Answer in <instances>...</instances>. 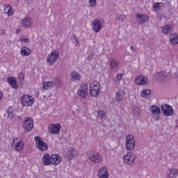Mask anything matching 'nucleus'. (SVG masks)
Returning a JSON list of instances; mask_svg holds the SVG:
<instances>
[{
  "label": "nucleus",
  "instance_id": "nucleus-1",
  "mask_svg": "<svg viewBox=\"0 0 178 178\" xmlns=\"http://www.w3.org/2000/svg\"><path fill=\"white\" fill-rule=\"evenodd\" d=\"M99 92H101V85L97 81H92L90 85V95H91V97H98Z\"/></svg>",
  "mask_w": 178,
  "mask_h": 178
},
{
  "label": "nucleus",
  "instance_id": "nucleus-2",
  "mask_svg": "<svg viewBox=\"0 0 178 178\" xmlns=\"http://www.w3.org/2000/svg\"><path fill=\"white\" fill-rule=\"evenodd\" d=\"M125 147L127 151H133L136 147V140L133 135H128L125 138Z\"/></svg>",
  "mask_w": 178,
  "mask_h": 178
},
{
  "label": "nucleus",
  "instance_id": "nucleus-3",
  "mask_svg": "<svg viewBox=\"0 0 178 178\" xmlns=\"http://www.w3.org/2000/svg\"><path fill=\"white\" fill-rule=\"evenodd\" d=\"M34 127V121L31 117L26 118L23 122L24 131H31Z\"/></svg>",
  "mask_w": 178,
  "mask_h": 178
},
{
  "label": "nucleus",
  "instance_id": "nucleus-4",
  "mask_svg": "<svg viewBox=\"0 0 178 178\" xmlns=\"http://www.w3.org/2000/svg\"><path fill=\"white\" fill-rule=\"evenodd\" d=\"M77 94L82 99L87 98V95H88V84L86 83H81V88L78 90Z\"/></svg>",
  "mask_w": 178,
  "mask_h": 178
},
{
  "label": "nucleus",
  "instance_id": "nucleus-5",
  "mask_svg": "<svg viewBox=\"0 0 178 178\" xmlns=\"http://www.w3.org/2000/svg\"><path fill=\"white\" fill-rule=\"evenodd\" d=\"M88 156L89 161L93 163H101L102 161V156L99 153L89 152Z\"/></svg>",
  "mask_w": 178,
  "mask_h": 178
},
{
  "label": "nucleus",
  "instance_id": "nucleus-6",
  "mask_svg": "<svg viewBox=\"0 0 178 178\" xmlns=\"http://www.w3.org/2000/svg\"><path fill=\"white\" fill-rule=\"evenodd\" d=\"M35 141L37 148L40 151H47L48 149V145L45 142L42 141V138L40 136L35 137Z\"/></svg>",
  "mask_w": 178,
  "mask_h": 178
},
{
  "label": "nucleus",
  "instance_id": "nucleus-7",
  "mask_svg": "<svg viewBox=\"0 0 178 178\" xmlns=\"http://www.w3.org/2000/svg\"><path fill=\"white\" fill-rule=\"evenodd\" d=\"M23 106H31L34 104V98L29 95H24L21 98Z\"/></svg>",
  "mask_w": 178,
  "mask_h": 178
},
{
  "label": "nucleus",
  "instance_id": "nucleus-8",
  "mask_svg": "<svg viewBox=\"0 0 178 178\" xmlns=\"http://www.w3.org/2000/svg\"><path fill=\"white\" fill-rule=\"evenodd\" d=\"M58 59H59V53L56 50H53L51 54L47 56V62L49 63V65H54Z\"/></svg>",
  "mask_w": 178,
  "mask_h": 178
},
{
  "label": "nucleus",
  "instance_id": "nucleus-9",
  "mask_svg": "<svg viewBox=\"0 0 178 178\" xmlns=\"http://www.w3.org/2000/svg\"><path fill=\"white\" fill-rule=\"evenodd\" d=\"M149 110L152 112V118L154 119L155 122H158L159 120L161 115V108L157 106L152 105L149 107Z\"/></svg>",
  "mask_w": 178,
  "mask_h": 178
},
{
  "label": "nucleus",
  "instance_id": "nucleus-10",
  "mask_svg": "<svg viewBox=\"0 0 178 178\" xmlns=\"http://www.w3.org/2000/svg\"><path fill=\"white\" fill-rule=\"evenodd\" d=\"M161 111L165 116H173L175 113L173 108L168 104L161 105Z\"/></svg>",
  "mask_w": 178,
  "mask_h": 178
},
{
  "label": "nucleus",
  "instance_id": "nucleus-11",
  "mask_svg": "<svg viewBox=\"0 0 178 178\" xmlns=\"http://www.w3.org/2000/svg\"><path fill=\"white\" fill-rule=\"evenodd\" d=\"M124 161L125 163L132 165L136 161V154L134 153L127 152V154L124 156Z\"/></svg>",
  "mask_w": 178,
  "mask_h": 178
},
{
  "label": "nucleus",
  "instance_id": "nucleus-12",
  "mask_svg": "<svg viewBox=\"0 0 178 178\" xmlns=\"http://www.w3.org/2000/svg\"><path fill=\"white\" fill-rule=\"evenodd\" d=\"M77 150L73 147H69L67 151L65 152V158L67 161H72L76 156Z\"/></svg>",
  "mask_w": 178,
  "mask_h": 178
},
{
  "label": "nucleus",
  "instance_id": "nucleus-13",
  "mask_svg": "<svg viewBox=\"0 0 178 178\" xmlns=\"http://www.w3.org/2000/svg\"><path fill=\"white\" fill-rule=\"evenodd\" d=\"M136 20L138 24H144V23H147L148 20H149V17L145 15H136Z\"/></svg>",
  "mask_w": 178,
  "mask_h": 178
},
{
  "label": "nucleus",
  "instance_id": "nucleus-14",
  "mask_svg": "<svg viewBox=\"0 0 178 178\" xmlns=\"http://www.w3.org/2000/svg\"><path fill=\"white\" fill-rule=\"evenodd\" d=\"M33 25V19L30 17H26L22 19L21 26L24 29H30Z\"/></svg>",
  "mask_w": 178,
  "mask_h": 178
},
{
  "label": "nucleus",
  "instance_id": "nucleus-15",
  "mask_svg": "<svg viewBox=\"0 0 178 178\" xmlns=\"http://www.w3.org/2000/svg\"><path fill=\"white\" fill-rule=\"evenodd\" d=\"M92 27L95 33H99L102 29V22L98 19H95L92 24Z\"/></svg>",
  "mask_w": 178,
  "mask_h": 178
},
{
  "label": "nucleus",
  "instance_id": "nucleus-16",
  "mask_svg": "<svg viewBox=\"0 0 178 178\" xmlns=\"http://www.w3.org/2000/svg\"><path fill=\"white\" fill-rule=\"evenodd\" d=\"M97 176L99 178H109V172L106 167H102L97 171Z\"/></svg>",
  "mask_w": 178,
  "mask_h": 178
},
{
  "label": "nucleus",
  "instance_id": "nucleus-17",
  "mask_svg": "<svg viewBox=\"0 0 178 178\" xmlns=\"http://www.w3.org/2000/svg\"><path fill=\"white\" fill-rule=\"evenodd\" d=\"M136 83L138 86H145L148 83V78L143 75L138 76L136 78Z\"/></svg>",
  "mask_w": 178,
  "mask_h": 178
},
{
  "label": "nucleus",
  "instance_id": "nucleus-18",
  "mask_svg": "<svg viewBox=\"0 0 178 178\" xmlns=\"http://www.w3.org/2000/svg\"><path fill=\"white\" fill-rule=\"evenodd\" d=\"M60 131V124H54L49 127V133L51 134H58Z\"/></svg>",
  "mask_w": 178,
  "mask_h": 178
},
{
  "label": "nucleus",
  "instance_id": "nucleus-19",
  "mask_svg": "<svg viewBox=\"0 0 178 178\" xmlns=\"http://www.w3.org/2000/svg\"><path fill=\"white\" fill-rule=\"evenodd\" d=\"M167 76L168 74L165 72H157L156 74V80H157V81H160L161 83H163V81L166 80Z\"/></svg>",
  "mask_w": 178,
  "mask_h": 178
},
{
  "label": "nucleus",
  "instance_id": "nucleus-20",
  "mask_svg": "<svg viewBox=\"0 0 178 178\" xmlns=\"http://www.w3.org/2000/svg\"><path fill=\"white\" fill-rule=\"evenodd\" d=\"M178 176V170L177 168H170L167 172L166 178H176Z\"/></svg>",
  "mask_w": 178,
  "mask_h": 178
},
{
  "label": "nucleus",
  "instance_id": "nucleus-21",
  "mask_svg": "<svg viewBox=\"0 0 178 178\" xmlns=\"http://www.w3.org/2000/svg\"><path fill=\"white\" fill-rule=\"evenodd\" d=\"M7 81L13 88H15V90L19 88V84L17 83V81H16V78L8 76L7 78Z\"/></svg>",
  "mask_w": 178,
  "mask_h": 178
},
{
  "label": "nucleus",
  "instance_id": "nucleus-22",
  "mask_svg": "<svg viewBox=\"0 0 178 178\" xmlns=\"http://www.w3.org/2000/svg\"><path fill=\"white\" fill-rule=\"evenodd\" d=\"M58 83H59V81L56 80L54 82V81H49V82H44L42 84V88L44 90V91H47L48 88H52L54 86H57Z\"/></svg>",
  "mask_w": 178,
  "mask_h": 178
},
{
  "label": "nucleus",
  "instance_id": "nucleus-23",
  "mask_svg": "<svg viewBox=\"0 0 178 178\" xmlns=\"http://www.w3.org/2000/svg\"><path fill=\"white\" fill-rule=\"evenodd\" d=\"M51 164L56 166L60 163V156L58 154H52L51 156Z\"/></svg>",
  "mask_w": 178,
  "mask_h": 178
},
{
  "label": "nucleus",
  "instance_id": "nucleus-24",
  "mask_svg": "<svg viewBox=\"0 0 178 178\" xmlns=\"http://www.w3.org/2000/svg\"><path fill=\"white\" fill-rule=\"evenodd\" d=\"M6 115L9 120H15V119H16V114L13 113V109L12 108H9L6 111V113L4 114V116H6Z\"/></svg>",
  "mask_w": 178,
  "mask_h": 178
},
{
  "label": "nucleus",
  "instance_id": "nucleus-25",
  "mask_svg": "<svg viewBox=\"0 0 178 178\" xmlns=\"http://www.w3.org/2000/svg\"><path fill=\"white\" fill-rule=\"evenodd\" d=\"M124 90H119L118 92L115 93V101H117V102L122 101L123 98H124Z\"/></svg>",
  "mask_w": 178,
  "mask_h": 178
},
{
  "label": "nucleus",
  "instance_id": "nucleus-26",
  "mask_svg": "<svg viewBox=\"0 0 178 178\" xmlns=\"http://www.w3.org/2000/svg\"><path fill=\"white\" fill-rule=\"evenodd\" d=\"M42 161L44 166H49V165H51V157L49 154H44L42 156Z\"/></svg>",
  "mask_w": 178,
  "mask_h": 178
},
{
  "label": "nucleus",
  "instance_id": "nucleus-27",
  "mask_svg": "<svg viewBox=\"0 0 178 178\" xmlns=\"http://www.w3.org/2000/svg\"><path fill=\"white\" fill-rule=\"evenodd\" d=\"M170 42L172 45H177L178 44V35L176 33L171 34L170 36Z\"/></svg>",
  "mask_w": 178,
  "mask_h": 178
},
{
  "label": "nucleus",
  "instance_id": "nucleus-28",
  "mask_svg": "<svg viewBox=\"0 0 178 178\" xmlns=\"http://www.w3.org/2000/svg\"><path fill=\"white\" fill-rule=\"evenodd\" d=\"M118 66H119V61H118V60L113 58L110 60L109 62L110 69H118Z\"/></svg>",
  "mask_w": 178,
  "mask_h": 178
},
{
  "label": "nucleus",
  "instance_id": "nucleus-29",
  "mask_svg": "<svg viewBox=\"0 0 178 178\" xmlns=\"http://www.w3.org/2000/svg\"><path fill=\"white\" fill-rule=\"evenodd\" d=\"M81 79V76L77 72H72L71 74V80L72 81H76Z\"/></svg>",
  "mask_w": 178,
  "mask_h": 178
},
{
  "label": "nucleus",
  "instance_id": "nucleus-30",
  "mask_svg": "<svg viewBox=\"0 0 178 178\" xmlns=\"http://www.w3.org/2000/svg\"><path fill=\"white\" fill-rule=\"evenodd\" d=\"M21 54L22 56H29L31 54V50L28 47H23L21 49Z\"/></svg>",
  "mask_w": 178,
  "mask_h": 178
},
{
  "label": "nucleus",
  "instance_id": "nucleus-31",
  "mask_svg": "<svg viewBox=\"0 0 178 178\" xmlns=\"http://www.w3.org/2000/svg\"><path fill=\"white\" fill-rule=\"evenodd\" d=\"M163 34H170L172 33V25H165L162 28Z\"/></svg>",
  "mask_w": 178,
  "mask_h": 178
},
{
  "label": "nucleus",
  "instance_id": "nucleus-32",
  "mask_svg": "<svg viewBox=\"0 0 178 178\" xmlns=\"http://www.w3.org/2000/svg\"><path fill=\"white\" fill-rule=\"evenodd\" d=\"M4 6H5L4 12L6 13H8L9 16H12V15H13V10L12 9V6L9 4L6 5Z\"/></svg>",
  "mask_w": 178,
  "mask_h": 178
},
{
  "label": "nucleus",
  "instance_id": "nucleus-33",
  "mask_svg": "<svg viewBox=\"0 0 178 178\" xmlns=\"http://www.w3.org/2000/svg\"><path fill=\"white\" fill-rule=\"evenodd\" d=\"M23 148V142L19 140L15 145V151H22Z\"/></svg>",
  "mask_w": 178,
  "mask_h": 178
},
{
  "label": "nucleus",
  "instance_id": "nucleus-34",
  "mask_svg": "<svg viewBox=\"0 0 178 178\" xmlns=\"http://www.w3.org/2000/svg\"><path fill=\"white\" fill-rule=\"evenodd\" d=\"M161 5H162V3L156 2L154 3L152 6L153 10L154 12H158L161 9Z\"/></svg>",
  "mask_w": 178,
  "mask_h": 178
},
{
  "label": "nucleus",
  "instance_id": "nucleus-35",
  "mask_svg": "<svg viewBox=\"0 0 178 178\" xmlns=\"http://www.w3.org/2000/svg\"><path fill=\"white\" fill-rule=\"evenodd\" d=\"M150 94H151V90L145 89L143 90L141 95L142 97L145 98L146 97H148V95H149Z\"/></svg>",
  "mask_w": 178,
  "mask_h": 178
},
{
  "label": "nucleus",
  "instance_id": "nucleus-36",
  "mask_svg": "<svg viewBox=\"0 0 178 178\" xmlns=\"http://www.w3.org/2000/svg\"><path fill=\"white\" fill-rule=\"evenodd\" d=\"M123 79V74H118L116 75L115 79L113 80L114 83H119Z\"/></svg>",
  "mask_w": 178,
  "mask_h": 178
},
{
  "label": "nucleus",
  "instance_id": "nucleus-37",
  "mask_svg": "<svg viewBox=\"0 0 178 178\" xmlns=\"http://www.w3.org/2000/svg\"><path fill=\"white\" fill-rule=\"evenodd\" d=\"M74 44H75L76 47L80 46V40H79V38L76 35H73Z\"/></svg>",
  "mask_w": 178,
  "mask_h": 178
},
{
  "label": "nucleus",
  "instance_id": "nucleus-38",
  "mask_svg": "<svg viewBox=\"0 0 178 178\" xmlns=\"http://www.w3.org/2000/svg\"><path fill=\"white\" fill-rule=\"evenodd\" d=\"M18 77H19V83L20 84H22V83H23V81H24V74L22 73V72H20L19 74V76Z\"/></svg>",
  "mask_w": 178,
  "mask_h": 178
},
{
  "label": "nucleus",
  "instance_id": "nucleus-39",
  "mask_svg": "<svg viewBox=\"0 0 178 178\" xmlns=\"http://www.w3.org/2000/svg\"><path fill=\"white\" fill-rule=\"evenodd\" d=\"M90 8H95L97 6V0H89Z\"/></svg>",
  "mask_w": 178,
  "mask_h": 178
},
{
  "label": "nucleus",
  "instance_id": "nucleus-40",
  "mask_svg": "<svg viewBox=\"0 0 178 178\" xmlns=\"http://www.w3.org/2000/svg\"><path fill=\"white\" fill-rule=\"evenodd\" d=\"M97 113L99 118H101L102 119H104V118H105V111L100 110L98 111Z\"/></svg>",
  "mask_w": 178,
  "mask_h": 178
},
{
  "label": "nucleus",
  "instance_id": "nucleus-41",
  "mask_svg": "<svg viewBox=\"0 0 178 178\" xmlns=\"http://www.w3.org/2000/svg\"><path fill=\"white\" fill-rule=\"evenodd\" d=\"M21 42H26V44H30V39L29 38H22L20 39Z\"/></svg>",
  "mask_w": 178,
  "mask_h": 178
},
{
  "label": "nucleus",
  "instance_id": "nucleus-42",
  "mask_svg": "<svg viewBox=\"0 0 178 178\" xmlns=\"http://www.w3.org/2000/svg\"><path fill=\"white\" fill-rule=\"evenodd\" d=\"M31 2H33V0H25V3H28V5H30V3H31Z\"/></svg>",
  "mask_w": 178,
  "mask_h": 178
},
{
  "label": "nucleus",
  "instance_id": "nucleus-43",
  "mask_svg": "<svg viewBox=\"0 0 178 178\" xmlns=\"http://www.w3.org/2000/svg\"><path fill=\"white\" fill-rule=\"evenodd\" d=\"M130 49L131 50L132 52H136V48H134V47L131 46Z\"/></svg>",
  "mask_w": 178,
  "mask_h": 178
},
{
  "label": "nucleus",
  "instance_id": "nucleus-44",
  "mask_svg": "<svg viewBox=\"0 0 178 178\" xmlns=\"http://www.w3.org/2000/svg\"><path fill=\"white\" fill-rule=\"evenodd\" d=\"M3 98V93L0 90V101Z\"/></svg>",
  "mask_w": 178,
  "mask_h": 178
},
{
  "label": "nucleus",
  "instance_id": "nucleus-45",
  "mask_svg": "<svg viewBox=\"0 0 178 178\" xmlns=\"http://www.w3.org/2000/svg\"><path fill=\"white\" fill-rule=\"evenodd\" d=\"M20 31H21V29H16V33H17V34H19V33H20Z\"/></svg>",
  "mask_w": 178,
  "mask_h": 178
},
{
  "label": "nucleus",
  "instance_id": "nucleus-46",
  "mask_svg": "<svg viewBox=\"0 0 178 178\" xmlns=\"http://www.w3.org/2000/svg\"><path fill=\"white\" fill-rule=\"evenodd\" d=\"M124 17V16L120 15V17L118 18V20H123Z\"/></svg>",
  "mask_w": 178,
  "mask_h": 178
},
{
  "label": "nucleus",
  "instance_id": "nucleus-47",
  "mask_svg": "<svg viewBox=\"0 0 178 178\" xmlns=\"http://www.w3.org/2000/svg\"><path fill=\"white\" fill-rule=\"evenodd\" d=\"M176 127H177V129H178V120L177 121Z\"/></svg>",
  "mask_w": 178,
  "mask_h": 178
},
{
  "label": "nucleus",
  "instance_id": "nucleus-48",
  "mask_svg": "<svg viewBox=\"0 0 178 178\" xmlns=\"http://www.w3.org/2000/svg\"><path fill=\"white\" fill-rule=\"evenodd\" d=\"M13 144H15V140H13Z\"/></svg>",
  "mask_w": 178,
  "mask_h": 178
}]
</instances>
